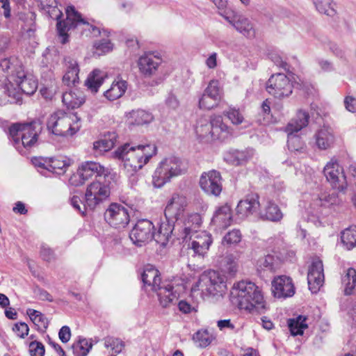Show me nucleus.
<instances>
[{
  "label": "nucleus",
  "instance_id": "nucleus-2",
  "mask_svg": "<svg viewBox=\"0 0 356 356\" xmlns=\"http://www.w3.org/2000/svg\"><path fill=\"white\" fill-rule=\"evenodd\" d=\"M156 153L154 145H135L125 143L114 152L115 157L123 161L124 168L128 172H136L141 169Z\"/></svg>",
  "mask_w": 356,
  "mask_h": 356
},
{
  "label": "nucleus",
  "instance_id": "nucleus-40",
  "mask_svg": "<svg viewBox=\"0 0 356 356\" xmlns=\"http://www.w3.org/2000/svg\"><path fill=\"white\" fill-rule=\"evenodd\" d=\"M234 27L244 36L251 38L254 35V30L251 22L243 16L237 17Z\"/></svg>",
  "mask_w": 356,
  "mask_h": 356
},
{
  "label": "nucleus",
  "instance_id": "nucleus-59",
  "mask_svg": "<svg viewBox=\"0 0 356 356\" xmlns=\"http://www.w3.org/2000/svg\"><path fill=\"white\" fill-rule=\"evenodd\" d=\"M190 248L193 250L195 254L204 256L209 250V247L204 245H200L199 241H192L188 245Z\"/></svg>",
  "mask_w": 356,
  "mask_h": 356
},
{
  "label": "nucleus",
  "instance_id": "nucleus-23",
  "mask_svg": "<svg viewBox=\"0 0 356 356\" xmlns=\"http://www.w3.org/2000/svg\"><path fill=\"white\" fill-rule=\"evenodd\" d=\"M65 73L63 77V82L67 86H75L79 83V66L77 61L67 56L64 58Z\"/></svg>",
  "mask_w": 356,
  "mask_h": 356
},
{
  "label": "nucleus",
  "instance_id": "nucleus-50",
  "mask_svg": "<svg viewBox=\"0 0 356 356\" xmlns=\"http://www.w3.org/2000/svg\"><path fill=\"white\" fill-rule=\"evenodd\" d=\"M26 313L30 317L31 321L38 327H43L44 329L47 327V318L40 312L33 309H28Z\"/></svg>",
  "mask_w": 356,
  "mask_h": 356
},
{
  "label": "nucleus",
  "instance_id": "nucleus-4",
  "mask_svg": "<svg viewBox=\"0 0 356 356\" xmlns=\"http://www.w3.org/2000/svg\"><path fill=\"white\" fill-rule=\"evenodd\" d=\"M42 130L41 123L33 121L29 124H14L9 128V135L17 150L24 154V148L32 147Z\"/></svg>",
  "mask_w": 356,
  "mask_h": 356
},
{
  "label": "nucleus",
  "instance_id": "nucleus-10",
  "mask_svg": "<svg viewBox=\"0 0 356 356\" xmlns=\"http://www.w3.org/2000/svg\"><path fill=\"white\" fill-rule=\"evenodd\" d=\"M293 88L292 81L283 73L271 75L266 84V91L280 99L289 97L292 94Z\"/></svg>",
  "mask_w": 356,
  "mask_h": 356
},
{
  "label": "nucleus",
  "instance_id": "nucleus-48",
  "mask_svg": "<svg viewBox=\"0 0 356 356\" xmlns=\"http://www.w3.org/2000/svg\"><path fill=\"white\" fill-rule=\"evenodd\" d=\"M104 346L107 348H111V354L115 355L122 351L124 348V342L119 338L107 337L104 339Z\"/></svg>",
  "mask_w": 356,
  "mask_h": 356
},
{
  "label": "nucleus",
  "instance_id": "nucleus-60",
  "mask_svg": "<svg viewBox=\"0 0 356 356\" xmlns=\"http://www.w3.org/2000/svg\"><path fill=\"white\" fill-rule=\"evenodd\" d=\"M13 330L20 338H24L28 335L29 328L26 323L21 322L15 324Z\"/></svg>",
  "mask_w": 356,
  "mask_h": 356
},
{
  "label": "nucleus",
  "instance_id": "nucleus-34",
  "mask_svg": "<svg viewBox=\"0 0 356 356\" xmlns=\"http://www.w3.org/2000/svg\"><path fill=\"white\" fill-rule=\"evenodd\" d=\"M260 216L266 220L279 222L282 219L283 213L275 202L268 201L264 210L260 212Z\"/></svg>",
  "mask_w": 356,
  "mask_h": 356
},
{
  "label": "nucleus",
  "instance_id": "nucleus-57",
  "mask_svg": "<svg viewBox=\"0 0 356 356\" xmlns=\"http://www.w3.org/2000/svg\"><path fill=\"white\" fill-rule=\"evenodd\" d=\"M44 346L41 342L32 341L29 343V352L31 356H44Z\"/></svg>",
  "mask_w": 356,
  "mask_h": 356
},
{
  "label": "nucleus",
  "instance_id": "nucleus-11",
  "mask_svg": "<svg viewBox=\"0 0 356 356\" xmlns=\"http://www.w3.org/2000/svg\"><path fill=\"white\" fill-rule=\"evenodd\" d=\"M188 200L186 196L175 193L168 202L164 210L166 221L171 223H179V220L183 217Z\"/></svg>",
  "mask_w": 356,
  "mask_h": 356
},
{
  "label": "nucleus",
  "instance_id": "nucleus-45",
  "mask_svg": "<svg viewBox=\"0 0 356 356\" xmlns=\"http://www.w3.org/2000/svg\"><path fill=\"white\" fill-rule=\"evenodd\" d=\"M341 282L344 286V293L346 295L352 293L356 285V270L353 268L346 270L345 274L342 276Z\"/></svg>",
  "mask_w": 356,
  "mask_h": 356
},
{
  "label": "nucleus",
  "instance_id": "nucleus-62",
  "mask_svg": "<svg viewBox=\"0 0 356 356\" xmlns=\"http://www.w3.org/2000/svg\"><path fill=\"white\" fill-rule=\"evenodd\" d=\"M165 105L170 109L175 110L177 109L179 106V102L177 99V97L170 93L168 94V97L165 99Z\"/></svg>",
  "mask_w": 356,
  "mask_h": 356
},
{
  "label": "nucleus",
  "instance_id": "nucleus-44",
  "mask_svg": "<svg viewBox=\"0 0 356 356\" xmlns=\"http://www.w3.org/2000/svg\"><path fill=\"white\" fill-rule=\"evenodd\" d=\"M202 224L200 216L195 213L188 216L186 222H184V236L183 238H186L193 232H197Z\"/></svg>",
  "mask_w": 356,
  "mask_h": 356
},
{
  "label": "nucleus",
  "instance_id": "nucleus-15",
  "mask_svg": "<svg viewBox=\"0 0 356 356\" xmlns=\"http://www.w3.org/2000/svg\"><path fill=\"white\" fill-rule=\"evenodd\" d=\"M154 228L151 221L146 219L138 220L131 229L129 238L133 243L141 247L152 239Z\"/></svg>",
  "mask_w": 356,
  "mask_h": 356
},
{
  "label": "nucleus",
  "instance_id": "nucleus-63",
  "mask_svg": "<svg viewBox=\"0 0 356 356\" xmlns=\"http://www.w3.org/2000/svg\"><path fill=\"white\" fill-rule=\"evenodd\" d=\"M58 337L63 343L68 342L71 337V331L70 327L67 325L63 326L58 332Z\"/></svg>",
  "mask_w": 356,
  "mask_h": 356
},
{
  "label": "nucleus",
  "instance_id": "nucleus-43",
  "mask_svg": "<svg viewBox=\"0 0 356 356\" xmlns=\"http://www.w3.org/2000/svg\"><path fill=\"white\" fill-rule=\"evenodd\" d=\"M116 142V134L115 133H109L108 136L93 143V147L99 152H107L112 149Z\"/></svg>",
  "mask_w": 356,
  "mask_h": 356
},
{
  "label": "nucleus",
  "instance_id": "nucleus-18",
  "mask_svg": "<svg viewBox=\"0 0 356 356\" xmlns=\"http://www.w3.org/2000/svg\"><path fill=\"white\" fill-rule=\"evenodd\" d=\"M200 185L208 195L218 196L222 189L220 173L214 170L203 173L200 179Z\"/></svg>",
  "mask_w": 356,
  "mask_h": 356
},
{
  "label": "nucleus",
  "instance_id": "nucleus-58",
  "mask_svg": "<svg viewBox=\"0 0 356 356\" xmlns=\"http://www.w3.org/2000/svg\"><path fill=\"white\" fill-rule=\"evenodd\" d=\"M179 226V223L175 224L168 222L166 223H162L159 227L158 232L165 235V237H171L173 232L175 231L176 227Z\"/></svg>",
  "mask_w": 356,
  "mask_h": 356
},
{
  "label": "nucleus",
  "instance_id": "nucleus-21",
  "mask_svg": "<svg viewBox=\"0 0 356 356\" xmlns=\"http://www.w3.org/2000/svg\"><path fill=\"white\" fill-rule=\"evenodd\" d=\"M0 68L8 74L6 81L11 87H14L11 76L22 78L24 76V71L20 62L14 57L6 58L0 61Z\"/></svg>",
  "mask_w": 356,
  "mask_h": 356
},
{
  "label": "nucleus",
  "instance_id": "nucleus-19",
  "mask_svg": "<svg viewBox=\"0 0 356 356\" xmlns=\"http://www.w3.org/2000/svg\"><path fill=\"white\" fill-rule=\"evenodd\" d=\"M307 282L312 293H316L324 282L323 265L321 260L316 258L312 261L309 267Z\"/></svg>",
  "mask_w": 356,
  "mask_h": 356
},
{
  "label": "nucleus",
  "instance_id": "nucleus-28",
  "mask_svg": "<svg viewBox=\"0 0 356 356\" xmlns=\"http://www.w3.org/2000/svg\"><path fill=\"white\" fill-rule=\"evenodd\" d=\"M211 134L212 141L217 140L222 141L232 136V129L223 122L221 116H214L212 118Z\"/></svg>",
  "mask_w": 356,
  "mask_h": 356
},
{
  "label": "nucleus",
  "instance_id": "nucleus-26",
  "mask_svg": "<svg viewBox=\"0 0 356 356\" xmlns=\"http://www.w3.org/2000/svg\"><path fill=\"white\" fill-rule=\"evenodd\" d=\"M11 79L13 80V83L16 84L17 87L15 88L20 93L21 97L22 92L27 95H31L34 94L38 88V82L32 76H26L25 73L24 76L22 78H15L13 76H11ZM21 102L22 98L17 104H20Z\"/></svg>",
  "mask_w": 356,
  "mask_h": 356
},
{
  "label": "nucleus",
  "instance_id": "nucleus-24",
  "mask_svg": "<svg viewBox=\"0 0 356 356\" xmlns=\"http://www.w3.org/2000/svg\"><path fill=\"white\" fill-rule=\"evenodd\" d=\"M314 138L316 145L321 150H326L332 147L335 143V136L333 130L327 126H323L318 129L314 135Z\"/></svg>",
  "mask_w": 356,
  "mask_h": 356
},
{
  "label": "nucleus",
  "instance_id": "nucleus-56",
  "mask_svg": "<svg viewBox=\"0 0 356 356\" xmlns=\"http://www.w3.org/2000/svg\"><path fill=\"white\" fill-rule=\"evenodd\" d=\"M192 241H199L200 245L202 244L208 247H210L212 243L211 235L205 231L197 233Z\"/></svg>",
  "mask_w": 356,
  "mask_h": 356
},
{
  "label": "nucleus",
  "instance_id": "nucleus-6",
  "mask_svg": "<svg viewBox=\"0 0 356 356\" xmlns=\"http://www.w3.org/2000/svg\"><path fill=\"white\" fill-rule=\"evenodd\" d=\"M186 168L182 161L177 157H169L162 160L153 175V184L155 187H162L173 177L183 174Z\"/></svg>",
  "mask_w": 356,
  "mask_h": 356
},
{
  "label": "nucleus",
  "instance_id": "nucleus-39",
  "mask_svg": "<svg viewBox=\"0 0 356 356\" xmlns=\"http://www.w3.org/2000/svg\"><path fill=\"white\" fill-rule=\"evenodd\" d=\"M306 320L307 318L302 315L288 320V327L291 335L297 336L303 334L304 330L308 327L307 324L305 323Z\"/></svg>",
  "mask_w": 356,
  "mask_h": 356
},
{
  "label": "nucleus",
  "instance_id": "nucleus-53",
  "mask_svg": "<svg viewBox=\"0 0 356 356\" xmlns=\"http://www.w3.org/2000/svg\"><path fill=\"white\" fill-rule=\"evenodd\" d=\"M224 114L229 118L233 124H241L244 121V118L238 109L229 108L227 111L224 112Z\"/></svg>",
  "mask_w": 356,
  "mask_h": 356
},
{
  "label": "nucleus",
  "instance_id": "nucleus-17",
  "mask_svg": "<svg viewBox=\"0 0 356 356\" xmlns=\"http://www.w3.org/2000/svg\"><path fill=\"white\" fill-rule=\"evenodd\" d=\"M77 175L80 178L79 184H83L87 180L95 178L97 179H106L110 177L108 170L96 162H86L78 170Z\"/></svg>",
  "mask_w": 356,
  "mask_h": 356
},
{
  "label": "nucleus",
  "instance_id": "nucleus-9",
  "mask_svg": "<svg viewBox=\"0 0 356 356\" xmlns=\"http://www.w3.org/2000/svg\"><path fill=\"white\" fill-rule=\"evenodd\" d=\"M106 179L93 181L87 187L84 197V209L93 210L110 195V188L105 184Z\"/></svg>",
  "mask_w": 356,
  "mask_h": 356
},
{
  "label": "nucleus",
  "instance_id": "nucleus-47",
  "mask_svg": "<svg viewBox=\"0 0 356 356\" xmlns=\"http://www.w3.org/2000/svg\"><path fill=\"white\" fill-rule=\"evenodd\" d=\"M214 339L213 334L207 330H198L193 335V340L200 348H206Z\"/></svg>",
  "mask_w": 356,
  "mask_h": 356
},
{
  "label": "nucleus",
  "instance_id": "nucleus-8",
  "mask_svg": "<svg viewBox=\"0 0 356 356\" xmlns=\"http://www.w3.org/2000/svg\"><path fill=\"white\" fill-rule=\"evenodd\" d=\"M309 119V114L305 111L300 110L296 116L285 127V131L288 134L287 145L290 151L302 152L304 149V143L300 137L293 135V134L307 127Z\"/></svg>",
  "mask_w": 356,
  "mask_h": 356
},
{
  "label": "nucleus",
  "instance_id": "nucleus-16",
  "mask_svg": "<svg viewBox=\"0 0 356 356\" xmlns=\"http://www.w3.org/2000/svg\"><path fill=\"white\" fill-rule=\"evenodd\" d=\"M162 62L163 59L159 53L148 51L139 57L138 66L143 76L150 77L156 73Z\"/></svg>",
  "mask_w": 356,
  "mask_h": 356
},
{
  "label": "nucleus",
  "instance_id": "nucleus-30",
  "mask_svg": "<svg viewBox=\"0 0 356 356\" xmlns=\"http://www.w3.org/2000/svg\"><path fill=\"white\" fill-rule=\"evenodd\" d=\"M6 81V80L3 82L0 81V106L7 103H18L21 99L19 91L15 88L11 87Z\"/></svg>",
  "mask_w": 356,
  "mask_h": 356
},
{
  "label": "nucleus",
  "instance_id": "nucleus-54",
  "mask_svg": "<svg viewBox=\"0 0 356 356\" xmlns=\"http://www.w3.org/2000/svg\"><path fill=\"white\" fill-rule=\"evenodd\" d=\"M222 266L225 270L232 274L237 270V261L233 254H227L222 259Z\"/></svg>",
  "mask_w": 356,
  "mask_h": 356
},
{
  "label": "nucleus",
  "instance_id": "nucleus-22",
  "mask_svg": "<svg viewBox=\"0 0 356 356\" xmlns=\"http://www.w3.org/2000/svg\"><path fill=\"white\" fill-rule=\"evenodd\" d=\"M154 291L156 292L160 305L163 308L169 307L179 298V293L170 283L162 282Z\"/></svg>",
  "mask_w": 356,
  "mask_h": 356
},
{
  "label": "nucleus",
  "instance_id": "nucleus-49",
  "mask_svg": "<svg viewBox=\"0 0 356 356\" xmlns=\"http://www.w3.org/2000/svg\"><path fill=\"white\" fill-rule=\"evenodd\" d=\"M92 346V343L87 339H82L74 343L72 349L74 356H86Z\"/></svg>",
  "mask_w": 356,
  "mask_h": 356
},
{
  "label": "nucleus",
  "instance_id": "nucleus-5",
  "mask_svg": "<svg viewBox=\"0 0 356 356\" xmlns=\"http://www.w3.org/2000/svg\"><path fill=\"white\" fill-rule=\"evenodd\" d=\"M47 129L59 136H72L81 127V119L74 113L58 110L52 113L47 122Z\"/></svg>",
  "mask_w": 356,
  "mask_h": 356
},
{
  "label": "nucleus",
  "instance_id": "nucleus-7",
  "mask_svg": "<svg viewBox=\"0 0 356 356\" xmlns=\"http://www.w3.org/2000/svg\"><path fill=\"white\" fill-rule=\"evenodd\" d=\"M226 284L224 278L215 270L204 272L198 282L192 288L193 291L200 290L206 296H222L225 291Z\"/></svg>",
  "mask_w": 356,
  "mask_h": 356
},
{
  "label": "nucleus",
  "instance_id": "nucleus-37",
  "mask_svg": "<svg viewBox=\"0 0 356 356\" xmlns=\"http://www.w3.org/2000/svg\"><path fill=\"white\" fill-rule=\"evenodd\" d=\"M128 118L132 124L143 125L151 122L154 117L149 112L144 110L132 111L129 113Z\"/></svg>",
  "mask_w": 356,
  "mask_h": 356
},
{
  "label": "nucleus",
  "instance_id": "nucleus-33",
  "mask_svg": "<svg viewBox=\"0 0 356 356\" xmlns=\"http://www.w3.org/2000/svg\"><path fill=\"white\" fill-rule=\"evenodd\" d=\"M141 277L144 284L151 286L153 291L162 284L159 270L150 265L145 268Z\"/></svg>",
  "mask_w": 356,
  "mask_h": 356
},
{
  "label": "nucleus",
  "instance_id": "nucleus-42",
  "mask_svg": "<svg viewBox=\"0 0 356 356\" xmlns=\"http://www.w3.org/2000/svg\"><path fill=\"white\" fill-rule=\"evenodd\" d=\"M339 202L338 195L335 192L331 194L321 193L318 197L313 200L312 205L316 209L320 207L337 204Z\"/></svg>",
  "mask_w": 356,
  "mask_h": 356
},
{
  "label": "nucleus",
  "instance_id": "nucleus-38",
  "mask_svg": "<svg viewBox=\"0 0 356 356\" xmlns=\"http://www.w3.org/2000/svg\"><path fill=\"white\" fill-rule=\"evenodd\" d=\"M70 165V159L63 156L49 159V171L58 175L63 174Z\"/></svg>",
  "mask_w": 356,
  "mask_h": 356
},
{
  "label": "nucleus",
  "instance_id": "nucleus-3",
  "mask_svg": "<svg viewBox=\"0 0 356 356\" xmlns=\"http://www.w3.org/2000/svg\"><path fill=\"white\" fill-rule=\"evenodd\" d=\"M49 16L56 19L57 31L60 36L63 38L62 43L65 44L67 41V31L71 29L76 28L79 24H84L87 26V30L89 31L94 36H97L100 34L99 29L86 22L82 19L81 15L75 10L73 6H69L66 9L67 17L65 21H60V18L63 15L62 12L58 8L57 5L51 7L46 11Z\"/></svg>",
  "mask_w": 356,
  "mask_h": 356
},
{
  "label": "nucleus",
  "instance_id": "nucleus-14",
  "mask_svg": "<svg viewBox=\"0 0 356 356\" xmlns=\"http://www.w3.org/2000/svg\"><path fill=\"white\" fill-rule=\"evenodd\" d=\"M104 219L111 227L124 228L129 222L127 209L118 203H112L104 213Z\"/></svg>",
  "mask_w": 356,
  "mask_h": 356
},
{
  "label": "nucleus",
  "instance_id": "nucleus-46",
  "mask_svg": "<svg viewBox=\"0 0 356 356\" xmlns=\"http://www.w3.org/2000/svg\"><path fill=\"white\" fill-rule=\"evenodd\" d=\"M341 242L347 250L356 246V227H350L341 232Z\"/></svg>",
  "mask_w": 356,
  "mask_h": 356
},
{
  "label": "nucleus",
  "instance_id": "nucleus-13",
  "mask_svg": "<svg viewBox=\"0 0 356 356\" xmlns=\"http://www.w3.org/2000/svg\"><path fill=\"white\" fill-rule=\"evenodd\" d=\"M222 97V89L218 80L209 81L199 99V107L201 109L210 110L217 106Z\"/></svg>",
  "mask_w": 356,
  "mask_h": 356
},
{
  "label": "nucleus",
  "instance_id": "nucleus-29",
  "mask_svg": "<svg viewBox=\"0 0 356 356\" xmlns=\"http://www.w3.org/2000/svg\"><path fill=\"white\" fill-rule=\"evenodd\" d=\"M232 220V209L228 204L218 207L212 218V222L222 229L229 227L231 225Z\"/></svg>",
  "mask_w": 356,
  "mask_h": 356
},
{
  "label": "nucleus",
  "instance_id": "nucleus-51",
  "mask_svg": "<svg viewBox=\"0 0 356 356\" xmlns=\"http://www.w3.org/2000/svg\"><path fill=\"white\" fill-rule=\"evenodd\" d=\"M253 150L251 149H246L244 150H236L233 152L232 156L234 162L236 165H241L246 162L248 159L253 156Z\"/></svg>",
  "mask_w": 356,
  "mask_h": 356
},
{
  "label": "nucleus",
  "instance_id": "nucleus-64",
  "mask_svg": "<svg viewBox=\"0 0 356 356\" xmlns=\"http://www.w3.org/2000/svg\"><path fill=\"white\" fill-rule=\"evenodd\" d=\"M344 105L346 108L351 112H356V99L351 96H348L344 99Z\"/></svg>",
  "mask_w": 356,
  "mask_h": 356
},
{
  "label": "nucleus",
  "instance_id": "nucleus-36",
  "mask_svg": "<svg viewBox=\"0 0 356 356\" xmlns=\"http://www.w3.org/2000/svg\"><path fill=\"white\" fill-rule=\"evenodd\" d=\"M316 10L328 17H333L337 14V3L334 0H312Z\"/></svg>",
  "mask_w": 356,
  "mask_h": 356
},
{
  "label": "nucleus",
  "instance_id": "nucleus-61",
  "mask_svg": "<svg viewBox=\"0 0 356 356\" xmlns=\"http://www.w3.org/2000/svg\"><path fill=\"white\" fill-rule=\"evenodd\" d=\"M71 205L82 215L85 214L87 209L83 208L84 201L83 202L81 198L77 195H73L70 199Z\"/></svg>",
  "mask_w": 356,
  "mask_h": 356
},
{
  "label": "nucleus",
  "instance_id": "nucleus-52",
  "mask_svg": "<svg viewBox=\"0 0 356 356\" xmlns=\"http://www.w3.org/2000/svg\"><path fill=\"white\" fill-rule=\"evenodd\" d=\"M241 240V234L238 229H232L227 232L222 238V244L231 245L238 243Z\"/></svg>",
  "mask_w": 356,
  "mask_h": 356
},
{
  "label": "nucleus",
  "instance_id": "nucleus-32",
  "mask_svg": "<svg viewBox=\"0 0 356 356\" xmlns=\"http://www.w3.org/2000/svg\"><path fill=\"white\" fill-rule=\"evenodd\" d=\"M128 83L126 81L118 77L113 81L109 89L104 92V97L109 101L116 100L124 95Z\"/></svg>",
  "mask_w": 356,
  "mask_h": 356
},
{
  "label": "nucleus",
  "instance_id": "nucleus-27",
  "mask_svg": "<svg viewBox=\"0 0 356 356\" xmlns=\"http://www.w3.org/2000/svg\"><path fill=\"white\" fill-rule=\"evenodd\" d=\"M197 138L202 143L212 142V118L200 117L196 122L195 127Z\"/></svg>",
  "mask_w": 356,
  "mask_h": 356
},
{
  "label": "nucleus",
  "instance_id": "nucleus-25",
  "mask_svg": "<svg viewBox=\"0 0 356 356\" xmlns=\"http://www.w3.org/2000/svg\"><path fill=\"white\" fill-rule=\"evenodd\" d=\"M260 207L259 195L256 193L248 195L241 200L236 207V213L242 216H248L256 212Z\"/></svg>",
  "mask_w": 356,
  "mask_h": 356
},
{
  "label": "nucleus",
  "instance_id": "nucleus-20",
  "mask_svg": "<svg viewBox=\"0 0 356 356\" xmlns=\"http://www.w3.org/2000/svg\"><path fill=\"white\" fill-rule=\"evenodd\" d=\"M272 291L275 297L286 298L295 293V287L292 280L286 275L277 276L272 281Z\"/></svg>",
  "mask_w": 356,
  "mask_h": 356
},
{
  "label": "nucleus",
  "instance_id": "nucleus-35",
  "mask_svg": "<svg viewBox=\"0 0 356 356\" xmlns=\"http://www.w3.org/2000/svg\"><path fill=\"white\" fill-rule=\"evenodd\" d=\"M258 268L270 272H275L280 268L281 259L279 257L268 254L257 261Z\"/></svg>",
  "mask_w": 356,
  "mask_h": 356
},
{
  "label": "nucleus",
  "instance_id": "nucleus-55",
  "mask_svg": "<svg viewBox=\"0 0 356 356\" xmlns=\"http://www.w3.org/2000/svg\"><path fill=\"white\" fill-rule=\"evenodd\" d=\"M94 47L96 49V53L98 55L108 53L113 49V44L110 40L107 39L96 42L94 44Z\"/></svg>",
  "mask_w": 356,
  "mask_h": 356
},
{
  "label": "nucleus",
  "instance_id": "nucleus-31",
  "mask_svg": "<svg viewBox=\"0 0 356 356\" xmlns=\"http://www.w3.org/2000/svg\"><path fill=\"white\" fill-rule=\"evenodd\" d=\"M106 77V72L95 69L88 74L85 81V86L91 92L96 93Z\"/></svg>",
  "mask_w": 356,
  "mask_h": 356
},
{
  "label": "nucleus",
  "instance_id": "nucleus-41",
  "mask_svg": "<svg viewBox=\"0 0 356 356\" xmlns=\"http://www.w3.org/2000/svg\"><path fill=\"white\" fill-rule=\"evenodd\" d=\"M62 102L68 108L74 109L81 106L85 99L81 94L70 90L63 94Z\"/></svg>",
  "mask_w": 356,
  "mask_h": 356
},
{
  "label": "nucleus",
  "instance_id": "nucleus-1",
  "mask_svg": "<svg viewBox=\"0 0 356 356\" xmlns=\"http://www.w3.org/2000/svg\"><path fill=\"white\" fill-rule=\"evenodd\" d=\"M231 298L240 309L250 313L261 314L266 309L261 291L252 282H238L232 289Z\"/></svg>",
  "mask_w": 356,
  "mask_h": 356
},
{
  "label": "nucleus",
  "instance_id": "nucleus-12",
  "mask_svg": "<svg viewBox=\"0 0 356 356\" xmlns=\"http://www.w3.org/2000/svg\"><path fill=\"white\" fill-rule=\"evenodd\" d=\"M323 175L333 188L343 191L346 188V176L343 169L339 165L337 159L333 157L323 168Z\"/></svg>",
  "mask_w": 356,
  "mask_h": 356
}]
</instances>
